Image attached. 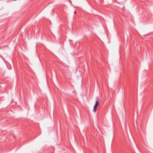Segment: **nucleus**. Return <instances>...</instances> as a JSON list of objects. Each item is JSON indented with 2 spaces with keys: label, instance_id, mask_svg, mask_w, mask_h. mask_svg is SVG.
I'll return each mask as SVG.
<instances>
[{
  "label": "nucleus",
  "instance_id": "f03ea898",
  "mask_svg": "<svg viewBox=\"0 0 153 153\" xmlns=\"http://www.w3.org/2000/svg\"><path fill=\"white\" fill-rule=\"evenodd\" d=\"M76 13V11H75L74 12V14H75Z\"/></svg>",
  "mask_w": 153,
  "mask_h": 153
},
{
  "label": "nucleus",
  "instance_id": "7ed1b4c3",
  "mask_svg": "<svg viewBox=\"0 0 153 153\" xmlns=\"http://www.w3.org/2000/svg\"><path fill=\"white\" fill-rule=\"evenodd\" d=\"M69 2H70V3H71V1H70V0L69 1Z\"/></svg>",
  "mask_w": 153,
  "mask_h": 153
},
{
  "label": "nucleus",
  "instance_id": "f257e3e1",
  "mask_svg": "<svg viewBox=\"0 0 153 153\" xmlns=\"http://www.w3.org/2000/svg\"><path fill=\"white\" fill-rule=\"evenodd\" d=\"M96 103L94 106V109L93 110V111L94 112H96V111L97 107L99 105V101H98V100H99V98L98 97H96Z\"/></svg>",
  "mask_w": 153,
  "mask_h": 153
}]
</instances>
